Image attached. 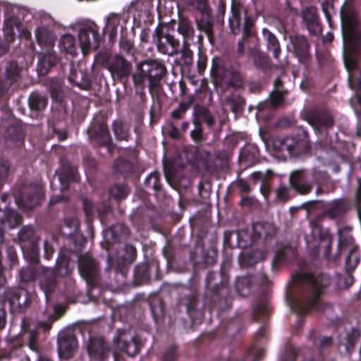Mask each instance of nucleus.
I'll use <instances>...</instances> for the list:
<instances>
[{"mask_svg": "<svg viewBox=\"0 0 361 361\" xmlns=\"http://www.w3.org/2000/svg\"><path fill=\"white\" fill-rule=\"evenodd\" d=\"M137 72L133 74V82L136 85L144 87L145 78L148 80L150 89L159 87L166 74L164 65L157 61H146L137 65Z\"/></svg>", "mask_w": 361, "mask_h": 361, "instance_id": "nucleus-1", "label": "nucleus"}, {"mask_svg": "<svg viewBox=\"0 0 361 361\" xmlns=\"http://www.w3.org/2000/svg\"><path fill=\"white\" fill-rule=\"evenodd\" d=\"M176 21L171 20L167 24L159 25L154 30L153 41L159 52L169 56H173L179 52L180 43L172 35L176 30Z\"/></svg>", "mask_w": 361, "mask_h": 361, "instance_id": "nucleus-2", "label": "nucleus"}, {"mask_svg": "<svg viewBox=\"0 0 361 361\" xmlns=\"http://www.w3.org/2000/svg\"><path fill=\"white\" fill-rule=\"evenodd\" d=\"M129 11L137 26L151 24L154 19V0H135L131 3Z\"/></svg>", "mask_w": 361, "mask_h": 361, "instance_id": "nucleus-3", "label": "nucleus"}, {"mask_svg": "<svg viewBox=\"0 0 361 361\" xmlns=\"http://www.w3.org/2000/svg\"><path fill=\"white\" fill-rule=\"evenodd\" d=\"M345 66L348 72V82L351 89L356 92L350 100V104L356 111L355 104L361 107V71L351 58H345Z\"/></svg>", "mask_w": 361, "mask_h": 361, "instance_id": "nucleus-4", "label": "nucleus"}, {"mask_svg": "<svg viewBox=\"0 0 361 361\" xmlns=\"http://www.w3.org/2000/svg\"><path fill=\"white\" fill-rule=\"evenodd\" d=\"M100 39L98 27L95 25H85L79 31L78 42L84 54L95 50L100 44Z\"/></svg>", "mask_w": 361, "mask_h": 361, "instance_id": "nucleus-5", "label": "nucleus"}, {"mask_svg": "<svg viewBox=\"0 0 361 361\" xmlns=\"http://www.w3.org/2000/svg\"><path fill=\"white\" fill-rule=\"evenodd\" d=\"M34 230L32 227H25L19 233L22 250L25 258L32 263L38 262V248L37 242L32 239Z\"/></svg>", "mask_w": 361, "mask_h": 361, "instance_id": "nucleus-6", "label": "nucleus"}, {"mask_svg": "<svg viewBox=\"0 0 361 361\" xmlns=\"http://www.w3.org/2000/svg\"><path fill=\"white\" fill-rule=\"evenodd\" d=\"M116 343L119 350L129 356H135L140 350L136 335L131 331H119Z\"/></svg>", "mask_w": 361, "mask_h": 361, "instance_id": "nucleus-7", "label": "nucleus"}, {"mask_svg": "<svg viewBox=\"0 0 361 361\" xmlns=\"http://www.w3.org/2000/svg\"><path fill=\"white\" fill-rule=\"evenodd\" d=\"M229 23L234 35L239 33L240 31L247 32L252 25L251 20L247 16L246 8L242 6L233 8Z\"/></svg>", "mask_w": 361, "mask_h": 361, "instance_id": "nucleus-8", "label": "nucleus"}, {"mask_svg": "<svg viewBox=\"0 0 361 361\" xmlns=\"http://www.w3.org/2000/svg\"><path fill=\"white\" fill-rule=\"evenodd\" d=\"M54 25V19L47 14L44 15L41 19V25L35 31L37 42L41 45H51L55 38L52 27Z\"/></svg>", "mask_w": 361, "mask_h": 361, "instance_id": "nucleus-9", "label": "nucleus"}, {"mask_svg": "<svg viewBox=\"0 0 361 361\" xmlns=\"http://www.w3.org/2000/svg\"><path fill=\"white\" fill-rule=\"evenodd\" d=\"M7 298L11 311L15 312L24 311L28 307L30 302L29 293L22 288L8 292Z\"/></svg>", "mask_w": 361, "mask_h": 361, "instance_id": "nucleus-10", "label": "nucleus"}, {"mask_svg": "<svg viewBox=\"0 0 361 361\" xmlns=\"http://www.w3.org/2000/svg\"><path fill=\"white\" fill-rule=\"evenodd\" d=\"M7 195L1 196L0 200V223L4 227L13 228L21 222V217L15 212L9 210L6 204Z\"/></svg>", "mask_w": 361, "mask_h": 361, "instance_id": "nucleus-11", "label": "nucleus"}, {"mask_svg": "<svg viewBox=\"0 0 361 361\" xmlns=\"http://www.w3.org/2000/svg\"><path fill=\"white\" fill-rule=\"evenodd\" d=\"M44 197L43 190L40 187L29 190L27 194L22 197H16V204L23 209H31L39 205Z\"/></svg>", "mask_w": 361, "mask_h": 361, "instance_id": "nucleus-12", "label": "nucleus"}, {"mask_svg": "<svg viewBox=\"0 0 361 361\" xmlns=\"http://www.w3.org/2000/svg\"><path fill=\"white\" fill-rule=\"evenodd\" d=\"M78 347V342L74 336L66 334L61 336L58 342L59 356L65 359L70 358Z\"/></svg>", "mask_w": 361, "mask_h": 361, "instance_id": "nucleus-13", "label": "nucleus"}, {"mask_svg": "<svg viewBox=\"0 0 361 361\" xmlns=\"http://www.w3.org/2000/svg\"><path fill=\"white\" fill-rule=\"evenodd\" d=\"M108 69L112 73L118 78L126 77L131 72L130 63L124 58L120 56H115L109 62Z\"/></svg>", "mask_w": 361, "mask_h": 361, "instance_id": "nucleus-14", "label": "nucleus"}, {"mask_svg": "<svg viewBox=\"0 0 361 361\" xmlns=\"http://www.w3.org/2000/svg\"><path fill=\"white\" fill-rule=\"evenodd\" d=\"M39 284L46 296L56 290V274L52 269H44L39 276Z\"/></svg>", "mask_w": 361, "mask_h": 361, "instance_id": "nucleus-15", "label": "nucleus"}, {"mask_svg": "<svg viewBox=\"0 0 361 361\" xmlns=\"http://www.w3.org/2000/svg\"><path fill=\"white\" fill-rule=\"evenodd\" d=\"M294 53L302 63H306L310 58L309 44L303 36H295L292 39Z\"/></svg>", "mask_w": 361, "mask_h": 361, "instance_id": "nucleus-16", "label": "nucleus"}, {"mask_svg": "<svg viewBox=\"0 0 361 361\" xmlns=\"http://www.w3.org/2000/svg\"><path fill=\"white\" fill-rule=\"evenodd\" d=\"M79 269L83 277L91 279L97 274V264L91 257L85 255L80 258Z\"/></svg>", "mask_w": 361, "mask_h": 361, "instance_id": "nucleus-17", "label": "nucleus"}, {"mask_svg": "<svg viewBox=\"0 0 361 361\" xmlns=\"http://www.w3.org/2000/svg\"><path fill=\"white\" fill-rule=\"evenodd\" d=\"M88 351L92 357L100 361H105L110 353L109 348L102 340L92 341L89 346Z\"/></svg>", "mask_w": 361, "mask_h": 361, "instance_id": "nucleus-18", "label": "nucleus"}, {"mask_svg": "<svg viewBox=\"0 0 361 361\" xmlns=\"http://www.w3.org/2000/svg\"><path fill=\"white\" fill-rule=\"evenodd\" d=\"M292 186L300 194L309 193L312 188V185L306 183L302 171H295L290 175Z\"/></svg>", "mask_w": 361, "mask_h": 361, "instance_id": "nucleus-19", "label": "nucleus"}, {"mask_svg": "<svg viewBox=\"0 0 361 361\" xmlns=\"http://www.w3.org/2000/svg\"><path fill=\"white\" fill-rule=\"evenodd\" d=\"M310 281L313 291V300L314 301L319 300V297L322 293V289L329 286L331 280L327 274H320L312 276Z\"/></svg>", "mask_w": 361, "mask_h": 361, "instance_id": "nucleus-20", "label": "nucleus"}, {"mask_svg": "<svg viewBox=\"0 0 361 361\" xmlns=\"http://www.w3.org/2000/svg\"><path fill=\"white\" fill-rule=\"evenodd\" d=\"M59 47L61 50L72 56L77 55L80 49L79 42L70 34H66L61 37Z\"/></svg>", "mask_w": 361, "mask_h": 361, "instance_id": "nucleus-21", "label": "nucleus"}, {"mask_svg": "<svg viewBox=\"0 0 361 361\" xmlns=\"http://www.w3.org/2000/svg\"><path fill=\"white\" fill-rule=\"evenodd\" d=\"M310 124L315 129L330 128L333 126V119L327 113L318 114L312 116L309 119Z\"/></svg>", "mask_w": 361, "mask_h": 361, "instance_id": "nucleus-22", "label": "nucleus"}, {"mask_svg": "<svg viewBox=\"0 0 361 361\" xmlns=\"http://www.w3.org/2000/svg\"><path fill=\"white\" fill-rule=\"evenodd\" d=\"M262 35L267 42V49L272 51L274 58L278 59L281 53V47L277 38L267 28L262 30Z\"/></svg>", "mask_w": 361, "mask_h": 361, "instance_id": "nucleus-23", "label": "nucleus"}, {"mask_svg": "<svg viewBox=\"0 0 361 361\" xmlns=\"http://www.w3.org/2000/svg\"><path fill=\"white\" fill-rule=\"evenodd\" d=\"M90 134H94L96 141L100 145L107 144L110 140V135L106 125L100 123L92 126Z\"/></svg>", "mask_w": 361, "mask_h": 361, "instance_id": "nucleus-24", "label": "nucleus"}, {"mask_svg": "<svg viewBox=\"0 0 361 361\" xmlns=\"http://www.w3.org/2000/svg\"><path fill=\"white\" fill-rule=\"evenodd\" d=\"M56 63V57L52 52L44 54L39 61L37 71L40 75H45L49 70Z\"/></svg>", "mask_w": 361, "mask_h": 361, "instance_id": "nucleus-25", "label": "nucleus"}, {"mask_svg": "<svg viewBox=\"0 0 361 361\" xmlns=\"http://www.w3.org/2000/svg\"><path fill=\"white\" fill-rule=\"evenodd\" d=\"M58 178L61 183V190H66L68 188L70 180L77 181L78 180L77 171L73 168H63L58 174Z\"/></svg>", "mask_w": 361, "mask_h": 361, "instance_id": "nucleus-26", "label": "nucleus"}, {"mask_svg": "<svg viewBox=\"0 0 361 361\" xmlns=\"http://www.w3.org/2000/svg\"><path fill=\"white\" fill-rule=\"evenodd\" d=\"M120 24V16L116 13H111L107 17L104 31L109 35L111 37L115 36L118 27Z\"/></svg>", "mask_w": 361, "mask_h": 361, "instance_id": "nucleus-27", "label": "nucleus"}, {"mask_svg": "<svg viewBox=\"0 0 361 361\" xmlns=\"http://www.w3.org/2000/svg\"><path fill=\"white\" fill-rule=\"evenodd\" d=\"M29 104L32 109L41 111L46 107L47 102L44 97L37 93H32L30 97Z\"/></svg>", "mask_w": 361, "mask_h": 361, "instance_id": "nucleus-28", "label": "nucleus"}, {"mask_svg": "<svg viewBox=\"0 0 361 361\" xmlns=\"http://www.w3.org/2000/svg\"><path fill=\"white\" fill-rule=\"evenodd\" d=\"M114 132L118 140H126L128 137V126L121 121H116L113 124Z\"/></svg>", "mask_w": 361, "mask_h": 361, "instance_id": "nucleus-29", "label": "nucleus"}, {"mask_svg": "<svg viewBox=\"0 0 361 361\" xmlns=\"http://www.w3.org/2000/svg\"><path fill=\"white\" fill-rule=\"evenodd\" d=\"M253 230L258 235H264V237L271 235L274 231L271 224L262 222L255 224L253 225Z\"/></svg>", "mask_w": 361, "mask_h": 361, "instance_id": "nucleus-30", "label": "nucleus"}, {"mask_svg": "<svg viewBox=\"0 0 361 361\" xmlns=\"http://www.w3.org/2000/svg\"><path fill=\"white\" fill-rule=\"evenodd\" d=\"M177 30L180 34H181L185 38H189L193 35L194 30L191 25L186 20H181L179 23L176 25Z\"/></svg>", "mask_w": 361, "mask_h": 361, "instance_id": "nucleus-31", "label": "nucleus"}, {"mask_svg": "<svg viewBox=\"0 0 361 361\" xmlns=\"http://www.w3.org/2000/svg\"><path fill=\"white\" fill-rule=\"evenodd\" d=\"M189 5L201 13L209 11V0H185Z\"/></svg>", "mask_w": 361, "mask_h": 361, "instance_id": "nucleus-32", "label": "nucleus"}, {"mask_svg": "<svg viewBox=\"0 0 361 361\" xmlns=\"http://www.w3.org/2000/svg\"><path fill=\"white\" fill-rule=\"evenodd\" d=\"M259 259V252L254 251L252 253H243L241 263L245 266H254Z\"/></svg>", "mask_w": 361, "mask_h": 361, "instance_id": "nucleus-33", "label": "nucleus"}, {"mask_svg": "<svg viewBox=\"0 0 361 361\" xmlns=\"http://www.w3.org/2000/svg\"><path fill=\"white\" fill-rule=\"evenodd\" d=\"M109 192L111 196L116 199H123L127 196L128 189L123 185H115L111 188Z\"/></svg>", "mask_w": 361, "mask_h": 361, "instance_id": "nucleus-34", "label": "nucleus"}, {"mask_svg": "<svg viewBox=\"0 0 361 361\" xmlns=\"http://www.w3.org/2000/svg\"><path fill=\"white\" fill-rule=\"evenodd\" d=\"M272 172L269 170L265 172L256 171L252 173L251 177L255 183H256L258 180H260L263 184H266L272 177Z\"/></svg>", "mask_w": 361, "mask_h": 361, "instance_id": "nucleus-35", "label": "nucleus"}, {"mask_svg": "<svg viewBox=\"0 0 361 361\" xmlns=\"http://www.w3.org/2000/svg\"><path fill=\"white\" fill-rule=\"evenodd\" d=\"M184 63L190 64L192 61V51L189 49L188 45L184 42L183 47L180 51Z\"/></svg>", "mask_w": 361, "mask_h": 361, "instance_id": "nucleus-36", "label": "nucleus"}, {"mask_svg": "<svg viewBox=\"0 0 361 361\" xmlns=\"http://www.w3.org/2000/svg\"><path fill=\"white\" fill-rule=\"evenodd\" d=\"M20 274L22 279L25 281L33 280L35 277V271L31 267L22 269Z\"/></svg>", "mask_w": 361, "mask_h": 361, "instance_id": "nucleus-37", "label": "nucleus"}, {"mask_svg": "<svg viewBox=\"0 0 361 361\" xmlns=\"http://www.w3.org/2000/svg\"><path fill=\"white\" fill-rule=\"evenodd\" d=\"M283 99L282 93L277 90L271 95L270 101L271 106L274 107L279 106L283 102Z\"/></svg>", "mask_w": 361, "mask_h": 361, "instance_id": "nucleus-38", "label": "nucleus"}, {"mask_svg": "<svg viewBox=\"0 0 361 361\" xmlns=\"http://www.w3.org/2000/svg\"><path fill=\"white\" fill-rule=\"evenodd\" d=\"M317 301H318V300H316L314 301L313 297H312L305 304H304V305L299 304V306H300V307H298V308L300 309V312H305V311L308 310L310 308L314 307L316 305V304L317 303Z\"/></svg>", "mask_w": 361, "mask_h": 361, "instance_id": "nucleus-39", "label": "nucleus"}, {"mask_svg": "<svg viewBox=\"0 0 361 361\" xmlns=\"http://www.w3.org/2000/svg\"><path fill=\"white\" fill-rule=\"evenodd\" d=\"M8 171V164L6 161L0 162V179L4 178Z\"/></svg>", "mask_w": 361, "mask_h": 361, "instance_id": "nucleus-40", "label": "nucleus"}, {"mask_svg": "<svg viewBox=\"0 0 361 361\" xmlns=\"http://www.w3.org/2000/svg\"><path fill=\"white\" fill-rule=\"evenodd\" d=\"M176 357V351L175 348H171L168 350L164 355L165 361H173Z\"/></svg>", "mask_w": 361, "mask_h": 361, "instance_id": "nucleus-41", "label": "nucleus"}, {"mask_svg": "<svg viewBox=\"0 0 361 361\" xmlns=\"http://www.w3.org/2000/svg\"><path fill=\"white\" fill-rule=\"evenodd\" d=\"M54 250L47 241H44V256L47 259H49L53 254Z\"/></svg>", "mask_w": 361, "mask_h": 361, "instance_id": "nucleus-42", "label": "nucleus"}, {"mask_svg": "<svg viewBox=\"0 0 361 361\" xmlns=\"http://www.w3.org/2000/svg\"><path fill=\"white\" fill-rule=\"evenodd\" d=\"M185 112V108L182 106H180L179 108L177 109H175L172 111V116L174 118H180L182 117V115Z\"/></svg>", "mask_w": 361, "mask_h": 361, "instance_id": "nucleus-43", "label": "nucleus"}, {"mask_svg": "<svg viewBox=\"0 0 361 361\" xmlns=\"http://www.w3.org/2000/svg\"><path fill=\"white\" fill-rule=\"evenodd\" d=\"M84 210L87 215H91L93 212L92 204L88 200H84Z\"/></svg>", "mask_w": 361, "mask_h": 361, "instance_id": "nucleus-44", "label": "nucleus"}, {"mask_svg": "<svg viewBox=\"0 0 361 361\" xmlns=\"http://www.w3.org/2000/svg\"><path fill=\"white\" fill-rule=\"evenodd\" d=\"M147 181L152 182V187H155L158 181V175L157 173H151L147 177Z\"/></svg>", "mask_w": 361, "mask_h": 361, "instance_id": "nucleus-45", "label": "nucleus"}, {"mask_svg": "<svg viewBox=\"0 0 361 361\" xmlns=\"http://www.w3.org/2000/svg\"><path fill=\"white\" fill-rule=\"evenodd\" d=\"M8 257L10 258L11 264L14 265L17 262V256L12 249L8 250Z\"/></svg>", "mask_w": 361, "mask_h": 361, "instance_id": "nucleus-46", "label": "nucleus"}, {"mask_svg": "<svg viewBox=\"0 0 361 361\" xmlns=\"http://www.w3.org/2000/svg\"><path fill=\"white\" fill-rule=\"evenodd\" d=\"M6 324V313L3 310H0V330L2 329Z\"/></svg>", "mask_w": 361, "mask_h": 361, "instance_id": "nucleus-47", "label": "nucleus"}, {"mask_svg": "<svg viewBox=\"0 0 361 361\" xmlns=\"http://www.w3.org/2000/svg\"><path fill=\"white\" fill-rule=\"evenodd\" d=\"M170 134L173 137H178V131L173 124H170Z\"/></svg>", "mask_w": 361, "mask_h": 361, "instance_id": "nucleus-48", "label": "nucleus"}, {"mask_svg": "<svg viewBox=\"0 0 361 361\" xmlns=\"http://www.w3.org/2000/svg\"><path fill=\"white\" fill-rule=\"evenodd\" d=\"M245 45L242 40L239 41L238 43V53L240 55H242L244 53Z\"/></svg>", "mask_w": 361, "mask_h": 361, "instance_id": "nucleus-49", "label": "nucleus"}, {"mask_svg": "<svg viewBox=\"0 0 361 361\" xmlns=\"http://www.w3.org/2000/svg\"><path fill=\"white\" fill-rule=\"evenodd\" d=\"M37 336L35 332H31L30 334V345L31 348H33V344L36 341Z\"/></svg>", "mask_w": 361, "mask_h": 361, "instance_id": "nucleus-50", "label": "nucleus"}, {"mask_svg": "<svg viewBox=\"0 0 361 361\" xmlns=\"http://www.w3.org/2000/svg\"><path fill=\"white\" fill-rule=\"evenodd\" d=\"M173 0H164V5L165 7L169 8V12L173 8Z\"/></svg>", "mask_w": 361, "mask_h": 361, "instance_id": "nucleus-51", "label": "nucleus"}, {"mask_svg": "<svg viewBox=\"0 0 361 361\" xmlns=\"http://www.w3.org/2000/svg\"><path fill=\"white\" fill-rule=\"evenodd\" d=\"M239 186L241 188V190L244 192H249V185L243 181H240L239 183Z\"/></svg>", "mask_w": 361, "mask_h": 361, "instance_id": "nucleus-52", "label": "nucleus"}, {"mask_svg": "<svg viewBox=\"0 0 361 361\" xmlns=\"http://www.w3.org/2000/svg\"><path fill=\"white\" fill-rule=\"evenodd\" d=\"M56 318H54V319H52L51 322H42L41 323V326L44 329V330H49L50 328H51V323Z\"/></svg>", "mask_w": 361, "mask_h": 361, "instance_id": "nucleus-53", "label": "nucleus"}, {"mask_svg": "<svg viewBox=\"0 0 361 361\" xmlns=\"http://www.w3.org/2000/svg\"><path fill=\"white\" fill-rule=\"evenodd\" d=\"M357 200L359 204H361V183H360L359 188L357 191Z\"/></svg>", "mask_w": 361, "mask_h": 361, "instance_id": "nucleus-54", "label": "nucleus"}, {"mask_svg": "<svg viewBox=\"0 0 361 361\" xmlns=\"http://www.w3.org/2000/svg\"><path fill=\"white\" fill-rule=\"evenodd\" d=\"M331 341V338L330 337L324 338L322 340V343L323 345L329 344Z\"/></svg>", "mask_w": 361, "mask_h": 361, "instance_id": "nucleus-55", "label": "nucleus"}, {"mask_svg": "<svg viewBox=\"0 0 361 361\" xmlns=\"http://www.w3.org/2000/svg\"><path fill=\"white\" fill-rule=\"evenodd\" d=\"M61 200H62V197H61V198H59L58 197H52L51 198V203H52V204H55V203H56L57 202H59V201H61Z\"/></svg>", "mask_w": 361, "mask_h": 361, "instance_id": "nucleus-56", "label": "nucleus"}, {"mask_svg": "<svg viewBox=\"0 0 361 361\" xmlns=\"http://www.w3.org/2000/svg\"><path fill=\"white\" fill-rule=\"evenodd\" d=\"M189 123L188 122H183L181 125V128L183 131H186L188 128Z\"/></svg>", "mask_w": 361, "mask_h": 361, "instance_id": "nucleus-57", "label": "nucleus"}, {"mask_svg": "<svg viewBox=\"0 0 361 361\" xmlns=\"http://www.w3.org/2000/svg\"><path fill=\"white\" fill-rule=\"evenodd\" d=\"M191 135L194 139H197L199 137V133L196 130H192L191 132Z\"/></svg>", "mask_w": 361, "mask_h": 361, "instance_id": "nucleus-58", "label": "nucleus"}, {"mask_svg": "<svg viewBox=\"0 0 361 361\" xmlns=\"http://www.w3.org/2000/svg\"><path fill=\"white\" fill-rule=\"evenodd\" d=\"M356 251H357V249H356V248H353V249H352V250L350 251V252H349V255H348V259H347L348 262H350L351 255H352L354 252H355Z\"/></svg>", "mask_w": 361, "mask_h": 361, "instance_id": "nucleus-59", "label": "nucleus"}, {"mask_svg": "<svg viewBox=\"0 0 361 361\" xmlns=\"http://www.w3.org/2000/svg\"><path fill=\"white\" fill-rule=\"evenodd\" d=\"M281 81L279 78H277L274 82V85H275L276 88L278 89L279 87V86L281 85Z\"/></svg>", "mask_w": 361, "mask_h": 361, "instance_id": "nucleus-60", "label": "nucleus"}, {"mask_svg": "<svg viewBox=\"0 0 361 361\" xmlns=\"http://www.w3.org/2000/svg\"><path fill=\"white\" fill-rule=\"evenodd\" d=\"M4 234L2 230L0 228V243L3 242Z\"/></svg>", "mask_w": 361, "mask_h": 361, "instance_id": "nucleus-61", "label": "nucleus"}, {"mask_svg": "<svg viewBox=\"0 0 361 361\" xmlns=\"http://www.w3.org/2000/svg\"><path fill=\"white\" fill-rule=\"evenodd\" d=\"M38 361H51V360L48 358L40 357Z\"/></svg>", "mask_w": 361, "mask_h": 361, "instance_id": "nucleus-62", "label": "nucleus"}, {"mask_svg": "<svg viewBox=\"0 0 361 361\" xmlns=\"http://www.w3.org/2000/svg\"><path fill=\"white\" fill-rule=\"evenodd\" d=\"M263 354H264L263 350H259V355H257V357H259V356H262Z\"/></svg>", "mask_w": 361, "mask_h": 361, "instance_id": "nucleus-63", "label": "nucleus"}, {"mask_svg": "<svg viewBox=\"0 0 361 361\" xmlns=\"http://www.w3.org/2000/svg\"><path fill=\"white\" fill-rule=\"evenodd\" d=\"M73 223H74V224H75V227L77 228H78V221H77L76 220H74V221H73Z\"/></svg>", "mask_w": 361, "mask_h": 361, "instance_id": "nucleus-64", "label": "nucleus"}]
</instances>
